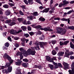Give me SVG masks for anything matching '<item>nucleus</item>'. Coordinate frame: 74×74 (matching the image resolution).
<instances>
[{
	"label": "nucleus",
	"mask_w": 74,
	"mask_h": 74,
	"mask_svg": "<svg viewBox=\"0 0 74 74\" xmlns=\"http://www.w3.org/2000/svg\"><path fill=\"white\" fill-rule=\"evenodd\" d=\"M19 50L20 51H21V52L18 51L16 53V55L17 56H20V60H22L23 58V53H25V50L22 47H21L19 49Z\"/></svg>",
	"instance_id": "1"
},
{
	"label": "nucleus",
	"mask_w": 74,
	"mask_h": 74,
	"mask_svg": "<svg viewBox=\"0 0 74 74\" xmlns=\"http://www.w3.org/2000/svg\"><path fill=\"white\" fill-rule=\"evenodd\" d=\"M57 33L61 34V35H64L66 34L67 30L66 29H64L62 30V29L60 27H58L56 28Z\"/></svg>",
	"instance_id": "2"
},
{
	"label": "nucleus",
	"mask_w": 74,
	"mask_h": 74,
	"mask_svg": "<svg viewBox=\"0 0 74 74\" xmlns=\"http://www.w3.org/2000/svg\"><path fill=\"white\" fill-rule=\"evenodd\" d=\"M22 32V30L21 29H19L18 32H16V30L14 29H11L10 31V33L11 34L13 35H16L17 34H19V33H21Z\"/></svg>",
	"instance_id": "3"
},
{
	"label": "nucleus",
	"mask_w": 74,
	"mask_h": 74,
	"mask_svg": "<svg viewBox=\"0 0 74 74\" xmlns=\"http://www.w3.org/2000/svg\"><path fill=\"white\" fill-rule=\"evenodd\" d=\"M9 62H6V63L5 64V68H7V67H10V66H11V64L13 63V62H14V60H8Z\"/></svg>",
	"instance_id": "4"
},
{
	"label": "nucleus",
	"mask_w": 74,
	"mask_h": 74,
	"mask_svg": "<svg viewBox=\"0 0 74 74\" xmlns=\"http://www.w3.org/2000/svg\"><path fill=\"white\" fill-rule=\"evenodd\" d=\"M39 29L41 30H44L45 32H52L53 31V29H51V27H49L48 28H40Z\"/></svg>",
	"instance_id": "5"
},
{
	"label": "nucleus",
	"mask_w": 74,
	"mask_h": 74,
	"mask_svg": "<svg viewBox=\"0 0 74 74\" xmlns=\"http://www.w3.org/2000/svg\"><path fill=\"white\" fill-rule=\"evenodd\" d=\"M71 70H69L68 71L69 74H74V62H73L71 65Z\"/></svg>",
	"instance_id": "6"
},
{
	"label": "nucleus",
	"mask_w": 74,
	"mask_h": 74,
	"mask_svg": "<svg viewBox=\"0 0 74 74\" xmlns=\"http://www.w3.org/2000/svg\"><path fill=\"white\" fill-rule=\"evenodd\" d=\"M47 44H48L47 42H39V45L41 48H42L44 49V46H46V45H47Z\"/></svg>",
	"instance_id": "7"
},
{
	"label": "nucleus",
	"mask_w": 74,
	"mask_h": 74,
	"mask_svg": "<svg viewBox=\"0 0 74 74\" xmlns=\"http://www.w3.org/2000/svg\"><path fill=\"white\" fill-rule=\"evenodd\" d=\"M27 52L32 55H35V53H36V52L35 51V50L34 49V51L30 49H28L27 50Z\"/></svg>",
	"instance_id": "8"
},
{
	"label": "nucleus",
	"mask_w": 74,
	"mask_h": 74,
	"mask_svg": "<svg viewBox=\"0 0 74 74\" xmlns=\"http://www.w3.org/2000/svg\"><path fill=\"white\" fill-rule=\"evenodd\" d=\"M3 57L5 59H7L8 60L10 61V60H12L11 58L9 56L7 53H5L4 54L3 56Z\"/></svg>",
	"instance_id": "9"
},
{
	"label": "nucleus",
	"mask_w": 74,
	"mask_h": 74,
	"mask_svg": "<svg viewBox=\"0 0 74 74\" xmlns=\"http://www.w3.org/2000/svg\"><path fill=\"white\" fill-rule=\"evenodd\" d=\"M21 60H21V58H20V59H18L17 60V62H15L16 65L17 66H20V65L21 64V63H22V61Z\"/></svg>",
	"instance_id": "10"
},
{
	"label": "nucleus",
	"mask_w": 74,
	"mask_h": 74,
	"mask_svg": "<svg viewBox=\"0 0 74 74\" xmlns=\"http://www.w3.org/2000/svg\"><path fill=\"white\" fill-rule=\"evenodd\" d=\"M63 65L64 66V70H66L69 67V64L67 63H66L65 62H64L63 63Z\"/></svg>",
	"instance_id": "11"
},
{
	"label": "nucleus",
	"mask_w": 74,
	"mask_h": 74,
	"mask_svg": "<svg viewBox=\"0 0 74 74\" xmlns=\"http://www.w3.org/2000/svg\"><path fill=\"white\" fill-rule=\"evenodd\" d=\"M49 8H48L44 9L42 11H41L40 12H45L46 13H47V12H48V11H49Z\"/></svg>",
	"instance_id": "12"
},
{
	"label": "nucleus",
	"mask_w": 74,
	"mask_h": 74,
	"mask_svg": "<svg viewBox=\"0 0 74 74\" xmlns=\"http://www.w3.org/2000/svg\"><path fill=\"white\" fill-rule=\"evenodd\" d=\"M22 66L25 68H27L29 67V64L28 63H23L22 64Z\"/></svg>",
	"instance_id": "13"
},
{
	"label": "nucleus",
	"mask_w": 74,
	"mask_h": 74,
	"mask_svg": "<svg viewBox=\"0 0 74 74\" xmlns=\"http://www.w3.org/2000/svg\"><path fill=\"white\" fill-rule=\"evenodd\" d=\"M5 14L7 16L8 15H10L11 14V12L10 10H7L5 11Z\"/></svg>",
	"instance_id": "14"
},
{
	"label": "nucleus",
	"mask_w": 74,
	"mask_h": 74,
	"mask_svg": "<svg viewBox=\"0 0 74 74\" xmlns=\"http://www.w3.org/2000/svg\"><path fill=\"white\" fill-rule=\"evenodd\" d=\"M62 3H63L62 4H63L64 6V5H66V4H69V2L68 1H66V0L63 1Z\"/></svg>",
	"instance_id": "15"
},
{
	"label": "nucleus",
	"mask_w": 74,
	"mask_h": 74,
	"mask_svg": "<svg viewBox=\"0 0 74 74\" xmlns=\"http://www.w3.org/2000/svg\"><path fill=\"white\" fill-rule=\"evenodd\" d=\"M39 38L41 40H45V36H44V35L42 34L41 36Z\"/></svg>",
	"instance_id": "16"
},
{
	"label": "nucleus",
	"mask_w": 74,
	"mask_h": 74,
	"mask_svg": "<svg viewBox=\"0 0 74 74\" xmlns=\"http://www.w3.org/2000/svg\"><path fill=\"white\" fill-rule=\"evenodd\" d=\"M64 53L63 52H59L58 53V56H63V54H64Z\"/></svg>",
	"instance_id": "17"
},
{
	"label": "nucleus",
	"mask_w": 74,
	"mask_h": 74,
	"mask_svg": "<svg viewBox=\"0 0 74 74\" xmlns=\"http://www.w3.org/2000/svg\"><path fill=\"white\" fill-rule=\"evenodd\" d=\"M34 28H35V29H41V28H42V26L40 25H38L37 26H35Z\"/></svg>",
	"instance_id": "18"
},
{
	"label": "nucleus",
	"mask_w": 74,
	"mask_h": 74,
	"mask_svg": "<svg viewBox=\"0 0 74 74\" xmlns=\"http://www.w3.org/2000/svg\"><path fill=\"white\" fill-rule=\"evenodd\" d=\"M27 18L29 20H33V16L31 15L30 16H27Z\"/></svg>",
	"instance_id": "19"
},
{
	"label": "nucleus",
	"mask_w": 74,
	"mask_h": 74,
	"mask_svg": "<svg viewBox=\"0 0 74 74\" xmlns=\"http://www.w3.org/2000/svg\"><path fill=\"white\" fill-rule=\"evenodd\" d=\"M16 25V23L14 22H11L9 23V25L10 26H13V25Z\"/></svg>",
	"instance_id": "20"
},
{
	"label": "nucleus",
	"mask_w": 74,
	"mask_h": 74,
	"mask_svg": "<svg viewBox=\"0 0 74 74\" xmlns=\"http://www.w3.org/2000/svg\"><path fill=\"white\" fill-rule=\"evenodd\" d=\"M28 3L31 5L34 3L33 0H28Z\"/></svg>",
	"instance_id": "21"
},
{
	"label": "nucleus",
	"mask_w": 74,
	"mask_h": 74,
	"mask_svg": "<svg viewBox=\"0 0 74 74\" xmlns=\"http://www.w3.org/2000/svg\"><path fill=\"white\" fill-rule=\"evenodd\" d=\"M12 71V66H10V67H8V73H10Z\"/></svg>",
	"instance_id": "22"
},
{
	"label": "nucleus",
	"mask_w": 74,
	"mask_h": 74,
	"mask_svg": "<svg viewBox=\"0 0 74 74\" xmlns=\"http://www.w3.org/2000/svg\"><path fill=\"white\" fill-rule=\"evenodd\" d=\"M21 29H22V30L23 31H26V29H27V27L26 26H22L21 27Z\"/></svg>",
	"instance_id": "23"
},
{
	"label": "nucleus",
	"mask_w": 74,
	"mask_h": 74,
	"mask_svg": "<svg viewBox=\"0 0 74 74\" xmlns=\"http://www.w3.org/2000/svg\"><path fill=\"white\" fill-rule=\"evenodd\" d=\"M70 55L69 53H67V52H65V55L64 56V57H66V58H69V56Z\"/></svg>",
	"instance_id": "24"
},
{
	"label": "nucleus",
	"mask_w": 74,
	"mask_h": 74,
	"mask_svg": "<svg viewBox=\"0 0 74 74\" xmlns=\"http://www.w3.org/2000/svg\"><path fill=\"white\" fill-rule=\"evenodd\" d=\"M49 66L51 70H53V68H54V67H53V65L49 64Z\"/></svg>",
	"instance_id": "25"
},
{
	"label": "nucleus",
	"mask_w": 74,
	"mask_h": 74,
	"mask_svg": "<svg viewBox=\"0 0 74 74\" xmlns=\"http://www.w3.org/2000/svg\"><path fill=\"white\" fill-rule=\"evenodd\" d=\"M39 21H42V22H44V21H45V18H42L41 17H40L39 19Z\"/></svg>",
	"instance_id": "26"
},
{
	"label": "nucleus",
	"mask_w": 74,
	"mask_h": 74,
	"mask_svg": "<svg viewBox=\"0 0 74 74\" xmlns=\"http://www.w3.org/2000/svg\"><path fill=\"white\" fill-rule=\"evenodd\" d=\"M17 20L19 22H23L24 19L23 18H18Z\"/></svg>",
	"instance_id": "27"
},
{
	"label": "nucleus",
	"mask_w": 74,
	"mask_h": 74,
	"mask_svg": "<svg viewBox=\"0 0 74 74\" xmlns=\"http://www.w3.org/2000/svg\"><path fill=\"white\" fill-rule=\"evenodd\" d=\"M46 59H47V60H48V61H50V62H51V57L48 56H46Z\"/></svg>",
	"instance_id": "28"
},
{
	"label": "nucleus",
	"mask_w": 74,
	"mask_h": 74,
	"mask_svg": "<svg viewBox=\"0 0 74 74\" xmlns=\"http://www.w3.org/2000/svg\"><path fill=\"white\" fill-rule=\"evenodd\" d=\"M4 45L5 46V47H7V48H8V47L10 46V43H8V42H6V43L4 44Z\"/></svg>",
	"instance_id": "29"
},
{
	"label": "nucleus",
	"mask_w": 74,
	"mask_h": 74,
	"mask_svg": "<svg viewBox=\"0 0 74 74\" xmlns=\"http://www.w3.org/2000/svg\"><path fill=\"white\" fill-rule=\"evenodd\" d=\"M2 73H6V74L7 73H8V71L7 70L5 69L2 70Z\"/></svg>",
	"instance_id": "30"
},
{
	"label": "nucleus",
	"mask_w": 74,
	"mask_h": 74,
	"mask_svg": "<svg viewBox=\"0 0 74 74\" xmlns=\"http://www.w3.org/2000/svg\"><path fill=\"white\" fill-rule=\"evenodd\" d=\"M3 7L5 8H8L9 5L7 4H5L3 5Z\"/></svg>",
	"instance_id": "31"
},
{
	"label": "nucleus",
	"mask_w": 74,
	"mask_h": 74,
	"mask_svg": "<svg viewBox=\"0 0 74 74\" xmlns=\"http://www.w3.org/2000/svg\"><path fill=\"white\" fill-rule=\"evenodd\" d=\"M52 54L53 55H55L56 54V51L55 50H53L52 52Z\"/></svg>",
	"instance_id": "32"
},
{
	"label": "nucleus",
	"mask_w": 74,
	"mask_h": 74,
	"mask_svg": "<svg viewBox=\"0 0 74 74\" xmlns=\"http://www.w3.org/2000/svg\"><path fill=\"white\" fill-rule=\"evenodd\" d=\"M38 12H33V16H38Z\"/></svg>",
	"instance_id": "33"
},
{
	"label": "nucleus",
	"mask_w": 74,
	"mask_h": 74,
	"mask_svg": "<svg viewBox=\"0 0 74 74\" xmlns=\"http://www.w3.org/2000/svg\"><path fill=\"white\" fill-rule=\"evenodd\" d=\"M68 28V29H71V30H74V26H69Z\"/></svg>",
	"instance_id": "34"
},
{
	"label": "nucleus",
	"mask_w": 74,
	"mask_h": 74,
	"mask_svg": "<svg viewBox=\"0 0 74 74\" xmlns=\"http://www.w3.org/2000/svg\"><path fill=\"white\" fill-rule=\"evenodd\" d=\"M38 68L40 70H42V66L41 65H38Z\"/></svg>",
	"instance_id": "35"
},
{
	"label": "nucleus",
	"mask_w": 74,
	"mask_h": 74,
	"mask_svg": "<svg viewBox=\"0 0 74 74\" xmlns=\"http://www.w3.org/2000/svg\"><path fill=\"white\" fill-rule=\"evenodd\" d=\"M56 57H53L52 59L51 60L50 62H53V60H56Z\"/></svg>",
	"instance_id": "36"
},
{
	"label": "nucleus",
	"mask_w": 74,
	"mask_h": 74,
	"mask_svg": "<svg viewBox=\"0 0 74 74\" xmlns=\"http://www.w3.org/2000/svg\"><path fill=\"white\" fill-rule=\"evenodd\" d=\"M27 29L28 31H31L32 30V27L30 26H28Z\"/></svg>",
	"instance_id": "37"
},
{
	"label": "nucleus",
	"mask_w": 74,
	"mask_h": 74,
	"mask_svg": "<svg viewBox=\"0 0 74 74\" xmlns=\"http://www.w3.org/2000/svg\"><path fill=\"white\" fill-rule=\"evenodd\" d=\"M69 42V40L64 41V42L63 45H66Z\"/></svg>",
	"instance_id": "38"
},
{
	"label": "nucleus",
	"mask_w": 74,
	"mask_h": 74,
	"mask_svg": "<svg viewBox=\"0 0 74 74\" xmlns=\"http://www.w3.org/2000/svg\"><path fill=\"white\" fill-rule=\"evenodd\" d=\"M51 42H52V44L53 45H54V44H56V40H52L51 41Z\"/></svg>",
	"instance_id": "39"
},
{
	"label": "nucleus",
	"mask_w": 74,
	"mask_h": 74,
	"mask_svg": "<svg viewBox=\"0 0 74 74\" xmlns=\"http://www.w3.org/2000/svg\"><path fill=\"white\" fill-rule=\"evenodd\" d=\"M60 20L62 21H67V18H62V19H60Z\"/></svg>",
	"instance_id": "40"
},
{
	"label": "nucleus",
	"mask_w": 74,
	"mask_h": 74,
	"mask_svg": "<svg viewBox=\"0 0 74 74\" xmlns=\"http://www.w3.org/2000/svg\"><path fill=\"white\" fill-rule=\"evenodd\" d=\"M19 12L20 15H24V13L21 10H20Z\"/></svg>",
	"instance_id": "41"
},
{
	"label": "nucleus",
	"mask_w": 74,
	"mask_h": 74,
	"mask_svg": "<svg viewBox=\"0 0 74 74\" xmlns=\"http://www.w3.org/2000/svg\"><path fill=\"white\" fill-rule=\"evenodd\" d=\"M29 34L30 36H32L34 35V33L33 32H29Z\"/></svg>",
	"instance_id": "42"
},
{
	"label": "nucleus",
	"mask_w": 74,
	"mask_h": 74,
	"mask_svg": "<svg viewBox=\"0 0 74 74\" xmlns=\"http://www.w3.org/2000/svg\"><path fill=\"white\" fill-rule=\"evenodd\" d=\"M23 62H28L29 60L27 59H23Z\"/></svg>",
	"instance_id": "43"
},
{
	"label": "nucleus",
	"mask_w": 74,
	"mask_h": 74,
	"mask_svg": "<svg viewBox=\"0 0 74 74\" xmlns=\"http://www.w3.org/2000/svg\"><path fill=\"white\" fill-rule=\"evenodd\" d=\"M24 36L25 37H26V38H27V37H29V35L27 34H25Z\"/></svg>",
	"instance_id": "44"
},
{
	"label": "nucleus",
	"mask_w": 74,
	"mask_h": 74,
	"mask_svg": "<svg viewBox=\"0 0 74 74\" xmlns=\"http://www.w3.org/2000/svg\"><path fill=\"white\" fill-rule=\"evenodd\" d=\"M2 49L3 50H4V49L7 50V49H8V48L7 47L3 46L2 47Z\"/></svg>",
	"instance_id": "45"
},
{
	"label": "nucleus",
	"mask_w": 74,
	"mask_h": 74,
	"mask_svg": "<svg viewBox=\"0 0 74 74\" xmlns=\"http://www.w3.org/2000/svg\"><path fill=\"white\" fill-rule=\"evenodd\" d=\"M21 7L22 8V9L26 10V8L25 7V5H22L21 6Z\"/></svg>",
	"instance_id": "46"
},
{
	"label": "nucleus",
	"mask_w": 74,
	"mask_h": 74,
	"mask_svg": "<svg viewBox=\"0 0 74 74\" xmlns=\"http://www.w3.org/2000/svg\"><path fill=\"white\" fill-rule=\"evenodd\" d=\"M57 66H58L60 67H61V68H62V64H61V63H58V64H57Z\"/></svg>",
	"instance_id": "47"
},
{
	"label": "nucleus",
	"mask_w": 74,
	"mask_h": 74,
	"mask_svg": "<svg viewBox=\"0 0 74 74\" xmlns=\"http://www.w3.org/2000/svg\"><path fill=\"white\" fill-rule=\"evenodd\" d=\"M38 34V35H41L42 34V32L40 31H38L37 32Z\"/></svg>",
	"instance_id": "48"
},
{
	"label": "nucleus",
	"mask_w": 74,
	"mask_h": 74,
	"mask_svg": "<svg viewBox=\"0 0 74 74\" xmlns=\"http://www.w3.org/2000/svg\"><path fill=\"white\" fill-rule=\"evenodd\" d=\"M8 4L9 5H10L11 7L14 6V3H8Z\"/></svg>",
	"instance_id": "49"
},
{
	"label": "nucleus",
	"mask_w": 74,
	"mask_h": 74,
	"mask_svg": "<svg viewBox=\"0 0 74 74\" xmlns=\"http://www.w3.org/2000/svg\"><path fill=\"white\" fill-rule=\"evenodd\" d=\"M62 6H64L63 4L62 3H60V4H59L58 6L59 7H62Z\"/></svg>",
	"instance_id": "50"
},
{
	"label": "nucleus",
	"mask_w": 74,
	"mask_h": 74,
	"mask_svg": "<svg viewBox=\"0 0 74 74\" xmlns=\"http://www.w3.org/2000/svg\"><path fill=\"white\" fill-rule=\"evenodd\" d=\"M73 10H70L69 12H68L67 13V14H71V12H73Z\"/></svg>",
	"instance_id": "51"
},
{
	"label": "nucleus",
	"mask_w": 74,
	"mask_h": 74,
	"mask_svg": "<svg viewBox=\"0 0 74 74\" xmlns=\"http://www.w3.org/2000/svg\"><path fill=\"white\" fill-rule=\"evenodd\" d=\"M16 19L15 17H14L12 18V21H13V22H16Z\"/></svg>",
	"instance_id": "52"
},
{
	"label": "nucleus",
	"mask_w": 74,
	"mask_h": 74,
	"mask_svg": "<svg viewBox=\"0 0 74 74\" xmlns=\"http://www.w3.org/2000/svg\"><path fill=\"white\" fill-rule=\"evenodd\" d=\"M24 2L27 4V5H28V1L26 0H23Z\"/></svg>",
	"instance_id": "53"
},
{
	"label": "nucleus",
	"mask_w": 74,
	"mask_h": 74,
	"mask_svg": "<svg viewBox=\"0 0 74 74\" xmlns=\"http://www.w3.org/2000/svg\"><path fill=\"white\" fill-rule=\"evenodd\" d=\"M54 20H58V21H59V20H60V18L59 17L54 18Z\"/></svg>",
	"instance_id": "54"
},
{
	"label": "nucleus",
	"mask_w": 74,
	"mask_h": 74,
	"mask_svg": "<svg viewBox=\"0 0 74 74\" xmlns=\"http://www.w3.org/2000/svg\"><path fill=\"white\" fill-rule=\"evenodd\" d=\"M23 54L24 56H25L26 57V56H27V54H26V51H25V53H23Z\"/></svg>",
	"instance_id": "55"
},
{
	"label": "nucleus",
	"mask_w": 74,
	"mask_h": 74,
	"mask_svg": "<svg viewBox=\"0 0 74 74\" xmlns=\"http://www.w3.org/2000/svg\"><path fill=\"white\" fill-rule=\"evenodd\" d=\"M3 36V37H5V36H6V34H7V32H3L2 33Z\"/></svg>",
	"instance_id": "56"
},
{
	"label": "nucleus",
	"mask_w": 74,
	"mask_h": 74,
	"mask_svg": "<svg viewBox=\"0 0 74 74\" xmlns=\"http://www.w3.org/2000/svg\"><path fill=\"white\" fill-rule=\"evenodd\" d=\"M8 40H9L10 42L12 41V40L11 39V38L10 37H8Z\"/></svg>",
	"instance_id": "57"
},
{
	"label": "nucleus",
	"mask_w": 74,
	"mask_h": 74,
	"mask_svg": "<svg viewBox=\"0 0 74 74\" xmlns=\"http://www.w3.org/2000/svg\"><path fill=\"white\" fill-rule=\"evenodd\" d=\"M60 45L61 46H62V45H63L64 44V43L62 42V41H60Z\"/></svg>",
	"instance_id": "58"
},
{
	"label": "nucleus",
	"mask_w": 74,
	"mask_h": 74,
	"mask_svg": "<svg viewBox=\"0 0 74 74\" xmlns=\"http://www.w3.org/2000/svg\"><path fill=\"white\" fill-rule=\"evenodd\" d=\"M35 45H36V46H38V45H39V43H38V42H36L35 43Z\"/></svg>",
	"instance_id": "59"
},
{
	"label": "nucleus",
	"mask_w": 74,
	"mask_h": 74,
	"mask_svg": "<svg viewBox=\"0 0 74 74\" xmlns=\"http://www.w3.org/2000/svg\"><path fill=\"white\" fill-rule=\"evenodd\" d=\"M23 24H24V25H26L27 24V23H26V20H25L23 22Z\"/></svg>",
	"instance_id": "60"
},
{
	"label": "nucleus",
	"mask_w": 74,
	"mask_h": 74,
	"mask_svg": "<svg viewBox=\"0 0 74 74\" xmlns=\"http://www.w3.org/2000/svg\"><path fill=\"white\" fill-rule=\"evenodd\" d=\"M70 47L71 48H73V49H74V45L73 44L71 45H70Z\"/></svg>",
	"instance_id": "61"
},
{
	"label": "nucleus",
	"mask_w": 74,
	"mask_h": 74,
	"mask_svg": "<svg viewBox=\"0 0 74 74\" xmlns=\"http://www.w3.org/2000/svg\"><path fill=\"white\" fill-rule=\"evenodd\" d=\"M31 73L32 74H35V71L34 70H32Z\"/></svg>",
	"instance_id": "62"
},
{
	"label": "nucleus",
	"mask_w": 74,
	"mask_h": 74,
	"mask_svg": "<svg viewBox=\"0 0 74 74\" xmlns=\"http://www.w3.org/2000/svg\"><path fill=\"white\" fill-rule=\"evenodd\" d=\"M19 38L18 37H14V39L15 40H18V39H19Z\"/></svg>",
	"instance_id": "63"
},
{
	"label": "nucleus",
	"mask_w": 74,
	"mask_h": 74,
	"mask_svg": "<svg viewBox=\"0 0 74 74\" xmlns=\"http://www.w3.org/2000/svg\"><path fill=\"white\" fill-rule=\"evenodd\" d=\"M70 59H71L72 60H73V59H74V56H70Z\"/></svg>",
	"instance_id": "64"
}]
</instances>
